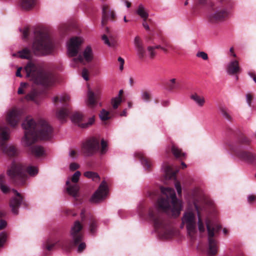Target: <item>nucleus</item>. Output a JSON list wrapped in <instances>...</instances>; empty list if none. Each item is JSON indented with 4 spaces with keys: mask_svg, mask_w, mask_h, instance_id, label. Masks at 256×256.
I'll return each instance as SVG.
<instances>
[{
    "mask_svg": "<svg viewBox=\"0 0 256 256\" xmlns=\"http://www.w3.org/2000/svg\"><path fill=\"white\" fill-rule=\"evenodd\" d=\"M162 195L158 198L155 207L150 208L148 216L153 222L154 227L160 236L164 238H172L174 230L170 222L164 218V213L174 218L179 216L182 210V204L176 194L174 188L161 187Z\"/></svg>",
    "mask_w": 256,
    "mask_h": 256,
    "instance_id": "1",
    "label": "nucleus"
},
{
    "mask_svg": "<svg viewBox=\"0 0 256 256\" xmlns=\"http://www.w3.org/2000/svg\"><path fill=\"white\" fill-rule=\"evenodd\" d=\"M24 130V135L22 142L29 154L36 158L42 156L44 154L43 147L34 144L38 139L47 140L52 136V128L48 123L42 120L38 122L30 116H27L22 123Z\"/></svg>",
    "mask_w": 256,
    "mask_h": 256,
    "instance_id": "2",
    "label": "nucleus"
},
{
    "mask_svg": "<svg viewBox=\"0 0 256 256\" xmlns=\"http://www.w3.org/2000/svg\"><path fill=\"white\" fill-rule=\"evenodd\" d=\"M82 228V224L79 220H76L70 231L71 237L70 241L63 240L60 242L59 240H57L53 242L51 239H48L44 244L43 246L47 250L50 251L55 246L58 244L66 250H69L73 247L78 245V252H82L86 248L85 242H82L84 238Z\"/></svg>",
    "mask_w": 256,
    "mask_h": 256,
    "instance_id": "3",
    "label": "nucleus"
},
{
    "mask_svg": "<svg viewBox=\"0 0 256 256\" xmlns=\"http://www.w3.org/2000/svg\"><path fill=\"white\" fill-rule=\"evenodd\" d=\"M24 69L26 76L36 84L48 86L55 82L54 75L52 72L45 70L39 64L29 62Z\"/></svg>",
    "mask_w": 256,
    "mask_h": 256,
    "instance_id": "4",
    "label": "nucleus"
},
{
    "mask_svg": "<svg viewBox=\"0 0 256 256\" xmlns=\"http://www.w3.org/2000/svg\"><path fill=\"white\" fill-rule=\"evenodd\" d=\"M251 140L244 134H238L236 142L235 144L229 145L231 152L241 160L250 163L252 162L254 154L250 152Z\"/></svg>",
    "mask_w": 256,
    "mask_h": 256,
    "instance_id": "5",
    "label": "nucleus"
},
{
    "mask_svg": "<svg viewBox=\"0 0 256 256\" xmlns=\"http://www.w3.org/2000/svg\"><path fill=\"white\" fill-rule=\"evenodd\" d=\"M38 172L37 168L26 166L20 162L14 161L8 169L6 174L11 181L16 185L23 186L27 178V173L30 176H34Z\"/></svg>",
    "mask_w": 256,
    "mask_h": 256,
    "instance_id": "6",
    "label": "nucleus"
},
{
    "mask_svg": "<svg viewBox=\"0 0 256 256\" xmlns=\"http://www.w3.org/2000/svg\"><path fill=\"white\" fill-rule=\"evenodd\" d=\"M35 38L32 44V52L35 55L42 56L50 54L53 44L49 35L42 30L34 32Z\"/></svg>",
    "mask_w": 256,
    "mask_h": 256,
    "instance_id": "7",
    "label": "nucleus"
},
{
    "mask_svg": "<svg viewBox=\"0 0 256 256\" xmlns=\"http://www.w3.org/2000/svg\"><path fill=\"white\" fill-rule=\"evenodd\" d=\"M206 226L208 233V254L209 256H214L216 254L218 250L217 241L214 239L215 234L218 233L222 228V226L214 223L208 219L206 220Z\"/></svg>",
    "mask_w": 256,
    "mask_h": 256,
    "instance_id": "8",
    "label": "nucleus"
},
{
    "mask_svg": "<svg viewBox=\"0 0 256 256\" xmlns=\"http://www.w3.org/2000/svg\"><path fill=\"white\" fill-rule=\"evenodd\" d=\"M10 128L4 122L0 124V148L3 152L8 156L12 157L18 154L17 148L14 146H8L6 141L9 140Z\"/></svg>",
    "mask_w": 256,
    "mask_h": 256,
    "instance_id": "9",
    "label": "nucleus"
},
{
    "mask_svg": "<svg viewBox=\"0 0 256 256\" xmlns=\"http://www.w3.org/2000/svg\"><path fill=\"white\" fill-rule=\"evenodd\" d=\"M70 100V96L66 94L54 98V102L56 106H58L60 103L62 105L61 108H58L56 112L57 118L62 122L65 121L70 114V108L68 104Z\"/></svg>",
    "mask_w": 256,
    "mask_h": 256,
    "instance_id": "10",
    "label": "nucleus"
},
{
    "mask_svg": "<svg viewBox=\"0 0 256 256\" xmlns=\"http://www.w3.org/2000/svg\"><path fill=\"white\" fill-rule=\"evenodd\" d=\"M100 150V140L92 137L84 141L82 146V152L86 156H92Z\"/></svg>",
    "mask_w": 256,
    "mask_h": 256,
    "instance_id": "11",
    "label": "nucleus"
},
{
    "mask_svg": "<svg viewBox=\"0 0 256 256\" xmlns=\"http://www.w3.org/2000/svg\"><path fill=\"white\" fill-rule=\"evenodd\" d=\"M182 223L186 224L188 233L190 236L196 232V216L192 212H184L182 218Z\"/></svg>",
    "mask_w": 256,
    "mask_h": 256,
    "instance_id": "12",
    "label": "nucleus"
},
{
    "mask_svg": "<svg viewBox=\"0 0 256 256\" xmlns=\"http://www.w3.org/2000/svg\"><path fill=\"white\" fill-rule=\"evenodd\" d=\"M12 191L16 194V196L12 198L10 201V206L12 211L14 214H18V208L20 204H22L24 208L28 206V202L24 200L22 194L18 192L16 190H13Z\"/></svg>",
    "mask_w": 256,
    "mask_h": 256,
    "instance_id": "13",
    "label": "nucleus"
},
{
    "mask_svg": "<svg viewBox=\"0 0 256 256\" xmlns=\"http://www.w3.org/2000/svg\"><path fill=\"white\" fill-rule=\"evenodd\" d=\"M80 175V171H76L71 178L72 182L74 184H72L69 180L66 182L67 186L66 191L68 193L74 198L78 196L79 187L76 183L78 182Z\"/></svg>",
    "mask_w": 256,
    "mask_h": 256,
    "instance_id": "14",
    "label": "nucleus"
},
{
    "mask_svg": "<svg viewBox=\"0 0 256 256\" xmlns=\"http://www.w3.org/2000/svg\"><path fill=\"white\" fill-rule=\"evenodd\" d=\"M108 188L104 181L100 185L98 189L94 192L90 198V202L93 203H98L102 202L106 196Z\"/></svg>",
    "mask_w": 256,
    "mask_h": 256,
    "instance_id": "15",
    "label": "nucleus"
},
{
    "mask_svg": "<svg viewBox=\"0 0 256 256\" xmlns=\"http://www.w3.org/2000/svg\"><path fill=\"white\" fill-rule=\"evenodd\" d=\"M228 11L224 8H216L208 16V22L216 24L224 20L228 16Z\"/></svg>",
    "mask_w": 256,
    "mask_h": 256,
    "instance_id": "16",
    "label": "nucleus"
},
{
    "mask_svg": "<svg viewBox=\"0 0 256 256\" xmlns=\"http://www.w3.org/2000/svg\"><path fill=\"white\" fill-rule=\"evenodd\" d=\"M82 42V40L80 37L75 36L70 39L68 44V52L70 56L74 57L78 54Z\"/></svg>",
    "mask_w": 256,
    "mask_h": 256,
    "instance_id": "17",
    "label": "nucleus"
},
{
    "mask_svg": "<svg viewBox=\"0 0 256 256\" xmlns=\"http://www.w3.org/2000/svg\"><path fill=\"white\" fill-rule=\"evenodd\" d=\"M116 20V16L114 11L106 4L102 6V25L104 26L107 24L108 20L114 22Z\"/></svg>",
    "mask_w": 256,
    "mask_h": 256,
    "instance_id": "18",
    "label": "nucleus"
},
{
    "mask_svg": "<svg viewBox=\"0 0 256 256\" xmlns=\"http://www.w3.org/2000/svg\"><path fill=\"white\" fill-rule=\"evenodd\" d=\"M83 118V114L80 112H75L71 117V120L73 123L84 128L89 127L94 122V116L90 118L88 122H82Z\"/></svg>",
    "mask_w": 256,
    "mask_h": 256,
    "instance_id": "19",
    "label": "nucleus"
},
{
    "mask_svg": "<svg viewBox=\"0 0 256 256\" xmlns=\"http://www.w3.org/2000/svg\"><path fill=\"white\" fill-rule=\"evenodd\" d=\"M22 112L16 109H12L10 110L6 116V120L7 123L12 127H15L22 118Z\"/></svg>",
    "mask_w": 256,
    "mask_h": 256,
    "instance_id": "20",
    "label": "nucleus"
},
{
    "mask_svg": "<svg viewBox=\"0 0 256 256\" xmlns=\"http://www.w3.org/2000/svg\"><path fill=\"white\" fill-rule=\"evenodd\" d=\"M92 50L90 46H88L84 50L82 54H80L78 58H74L73 60L76 62H80L85 64L84 60L86 62H89L92 60Z\"/></svg>",
    "mask_w": 256,
    "mask_h": 256,
    "instance_id": "21",
    "label": "nucleus"
},
{
    "mask_svg": "<svg viewBox=\"0 0 256 256\" xmlns=\"http://www.w3.org/2000/svg\"><path fill=\"white\" fill-rule=\"evenodd\" d=\"M100 93L98 89L96 90L94 92H93L88 88L87 104L89 106L92 108L96 104L100 96Z\"/></svg>",
    "mask_w": 256,
    "mask_h": 256,
    "instance_id": "22",
    "label": "nucleus"
},
{
    "mask_svg": "<svg viewBox=\"0 0 256 256\" xmlns=\"http://www.w3.org/2000/svg\"><path fill=\"white\" fill-rule=\"evenodd\" d=\"M227 72L230 75H235L241 72L238 62L236 60L230 62L226 68Z\"/></svg>",
    "mask_w": 256,
    "mask_h": 256,
    "instance_id": "23",
    "label": "nucleus"
},
{
    "mask_svg": "<svg viewBox=\"0 0 256 256\" xmlns=\"http://www.w3.org/2000/svg\"><path fill=\"white\" fill-rule=\"evenodd\" d=\"M134 44L139 58L140 59L144 58L145 56L146 51L142 42L139 36H137L134 38Z\"/></svg>",
    "mask_w": 256,
    "mask_h": 256,
    "instance_id": "24",
    "label": "nucleus"
},
{
    "mask_svg": "<svg viewBox=\"0 0 256 256\" xmlns=\"http://www.w3.org/2000/svg\"><path fill=\"white\" fill-rule=\"evenodd\" d=\"M136 156L141 161L142 164L146 170L148 171L150 170L152 166V162L150 158H147L141 152L136 153Z\"/></svg>",
    "mask_w": 256,
    "mask_h": 256,
    "instance_id": "25",
    "label": "nucleus"
},
{
    "mask_svg": "<svg viewBox=\"0 0 256 256\" xmlns=\"http://www.w3.org/2000/svg\"><path fill=\"white\" fill-rule=\"evenodd\" d=\"M37 0H20L19 5L24 10H32L36 4Z\"/></svg>",
    "mask_w": 256,
    "mask_h": 256,
    "instance_id": "26",
    "label": "nucleus"
},
{
    "mask_svg": "<svg viewBox=\"0 0 256 256\" xmlns=\"http://www.w3.org/2000/svg\"><path fill=\"white\" fill-rule=\"evenodd\" d=\"M190 98L200 107H202L206 102L204 96L199 95L196 92L192 94Z\"/></svg>",
    "mask_w": 256,
    "mask_h": 256,
    "instance_id": "27",
    "label": "nucleus"
},
{
    "mask_svg": "<svg viewBox=\"0 0 256 256\" xmlns=\"http://www.w3.org/2000/svg\"><path fill=\"white\" fill-rule=\"evenodd\" d=\"M165 85L168 90L173 92L178 88L180 84L176 78H172L168 80Z\"/></svg>",
    "mask_w": 256,
    "mask_h": 256,
    "instance_id": "28",
    "label": "nucleus"
},
{
    "mask_svg": "<svg viewBox=\"0 0 256 256\" xmlns=\"http://www.w3.org/2000/svg\"><path fill=\"white\" fill-rule=\"evenodd\" d=\"M172 152L174 157L180 160H183L186 157V154L183 152L181 149L173 144L171 149Z\"/></svg>",
    "mask_w": 256,
    "mask_h": 256,
    "instance_id": "29",
    "label": "nucleus"
},
{
    "mask_svg": "<svg viewBox=\"0 0 256 256\" xmlns=\"http://www.w3.org/2000/svg\"><path fill=\"white\" fill-rule=\"evenodd\" d=\"M123 94V90H120L118 96L117 97L112 99V104L114 109H116L122 102V96Z\"/></svg>",
    "mask_w": 256,
    "mask_h": 256,
    "instance_id": "30",
    "label": "nucleus"
},
{
    "mask_svg": "<svg viewBox=\"0 0 256 256\" xmlns=\"http://www.w3.org/2000/svg\"><path fill=\"white\" fill-rule=\"evenodd\" d=\"M89 230L90 234H94L96 230L97 221L94 216H91L89 217Z\"/></svg>",
    "mask_w": 256,
    "mask_h": 256,
    "instance_id": "31",
    "label": "nucleus"
},
{
    "mask_svg": "<svg viewBox=\"0 0 256 256\" xmlns=\"http://www.w3.org/2000/svg\"><path fill=\"white\" fill-rule=\"evenodd\" d=\"M164 171L166 175L168 176L170 178H175L178 170H174L172 166L166 165L164 168Z\"/></svg>",
    "mask_w": 256,
    "mask_h": 256,
    "instance_id": "32",
    "label": "nucleus"
},
{
    "mask_svg": "<svg viewBox=\"0 0 256 256\" xmlns=\"http://www.w3.org/2000/svg\"><path fill=\"white\" fill-rule=\"evenodd\" d=\"M195 208L197 211L198 216V230L200 232H203L205 230V228H204V222H202V218L201 217L200 213L198 210V206L196 204H195Z\"/></svg>",
    "mask_w": 256,
    "mask_h": 256,
    "instance_id": "33",
    "label": "nucleus"
},
{
    "mask_svg": "<svg viewBox=\"0 0 256 256\" xmlns=\"http://www.w3.org/2000/svg\"><path fill=\"white\" fill-rule=\"evenodd\" d=\"M136 14L143 20L147 19L148 16V12L142 4L138 6Z\"/></svg>",
    "mask_w": 256,
    "mask_h": 256,
    "instance_id": "34",
    "label": "nucleus"
},
{
    "mask_svg": "<svg viewBox=\"0 0 256 256\" xmlns=\"http://www.w3.org/2000/svg\"><path fill=\"white\" fill-rule=\"evenodd\" d=\"M6 183V178L4 174L0 175V188L2 191L4 193H8L10 189L5 184Z\"/></svg>",
    "mask_w": 256,
    "mask_h": 256,
    "instance_id": "35",
    "label": "nucleus"
},
{
    "mask_svg": "<svg viewBox=\"0 0 256 256\" xmlns=\"http://www.w3.org/2000/svg\"><path fill=\"white\" fill-rule=\"evenodd\" d=\"M84 176L88 178H90L94 181H97L100 180V176L98 173L94 172L88 171L84 174Z\"/></svg>",
    "mask_w": 256,
    "mask_h": 256,
    "instance_id": "36",
    "label": "nucleus"
},
{
    "mask_svg": "<svg viewBox=\"0 0 256 256\" xmlns=\"http://www.w3.org/2000/svg\"><path fill=\"white\" fill-rule=\"evenodd\" d=\"M19 56L22 58L30 59L32 58L31 52L28 48H24L19 52Z\"/></svg>",
    "mask_w": 256,
    "mask_h": 256,
    "instance_id": "37",
    "label": "nucleus"
},
{
    "mask_svg": "<svg viewBox=\"0 0 256 256\" xmlns=\"http://www.w3.org/2000/svg\"><path fill=\"white\" fill-rule=\"evenodd\" d=\"M219 109L222 114L223 116L228 120L232 122V118L230 116V115L229 114V113L228 112L226 108L222 106V105L219 106Z\"/></svg>",
    "mask_w": 256,
    "mask_h": 256,
    "instance_id": "38",
    "label": "nucleus"
},
{
    "mask_svg": "<svg viewBox=\"0 0 256 256\" xmlns=\"http://www.w3.org/2000/svg\"><path fill=\"white\" fill-rule=\"evenodd\" d=\"M99 116L102 121H106L110 118V112L104 109L101 110Z\"/></svg>",
    "mask_w": 256,
    "mask_h": 256,
    "instance_id": "39",
    "label": "nucleus"
},
{
    "mask_svg": "<svg viewBox=\"0 0 256 256\" xmlns=\"http://www.w3.org/2000/svg\"><path fill=\"white\" fill-rule=\"evenodd\" d=\"M37 96V93L34 90H32L26 96L25 98L28 100H35V99Z\"/></svg>",
    "mask_w": 256,
    "mask_h": 256,
    "instance_id": "40",
    "label": "nucleus"
},
{
    "mask_svg": "<svg viewBox=\"0 0 256 256\" xmlns=\"http://www.w3.org/2000/svg\"><path fill=\"white\" fill-rule=\"evenodd\" d=\"M99 150H100V152L102 154H106L108 150V144L103 139L101 140V148H100Z\"/></svg>",
    "mask_w": 256,
    "mask_h": 256,
    "instance_id": "41",
    "label": "nucleus"
},
{
    "mask_svg": "<svg viewBox=\"0 0 256 256\" xmlns=\"http://www.w3.org/2000/svg\"><path fill=\"white\" fill-rule=\"evenodd\" d=\"M7 240V234L5 232L0 233V248H2Z\"/></svg>",
    "mask_w": 256,
    "mask_h": 256,
    "instance_id": "42",
    "label": "nucleus"
},
{
    "mask_svg": "<svg viewBox=\"0 0 256 256\" xmlns=\"http://www.w3.org/2000/svg\"><path fill=\"white\" fill-rule=\"evenodd\" d=\"M152 24L153 22L150 19L147 18L143 20L142 26L147 30H150L149 25L151 26L152 25Z\"/></svg>",
    "mask_w": 256,
    "mask_h": 256,
    "instance_id": "43",
    "label": "nucleus"
},
{
    "mask_svg": "<svg viewBox=\"0 0 256 256\" xmlns=\"http://www.w3.org/2000/svg\"><path fill=\"white\" fill-rule=\"evenodd\" d=\"M142 98L143 100L148 102L151 99V96L150 92L148 91H144L142 93Z\"/></svg>",
    "mask_w": 256,
    "mask_h": 256,
    "instance_id": "44",
    "label": "nucleus"
},
{
    "mask_svg": "<svg viewBox=\"0 0 256 256\" xmlns=\"http://www.w3.org/2000/svg\"><path fill=\"white\" fill-rule=\"evenodd\" d=\"M196 56L198 58H202L204 60H206L208 58V54L204 52H198L196 54Z\"/></svg>",
    "mask_w": 256,
    "mask_h": 256,
    "instance_id": "45",
    "label": "nucleus"
},
{
    "mask_svg": "<svg viewBox=\"0 0 256 256\" xmlns=\"http://www.w3.org/2000/svg\"><path fill=\"white\" fill-rule=\"evenodd\" d=\"M28 86V84L26 82H22L20 84V86L18 89V93L19 94H24V89L26 88Z\"/></svg>",
    "mask_w": 256,
    "mask_h": 256,
    "instance_id": "46",
    "label": "nucleus"
},
{
    "mask_svg": "<svg viewBox=\"0 0 256 256\" xmlns=\"http://www.w3.org/2000/svg\"><path fill=\"white\" fill-rule=\"evenodd\" d=\"M148 50L150 52V58L152 59L154 58L156 55V53L154 51V48L152 46H149L148 47Z\"/></svg>",
    "mask_w": 256,
    "mask_h": 256,
    "instance_id": "47",
    "label": "nucleus"
},
{
    "mask_svg": "<svg viewBox=\"0 0 256 256\" xmlns=\"http://www.w3.org/2000/svg\"><path fill=\"white\" fill-rule=\"evenodd\" d=\"M102 40L104 41V42L108 46H113L114 45V42H110L107 36L105 34L102 36Z\"/></svg>",
    "mask_w": 256,
    "mask_h": 256,
    "instance_id": "48",
    "label": "nucleus"
},
{
    "mask_svg": "<svg viewBox=\"0 0 256 256\" xmlns=\"http://www.w3.org/2000/svg\"><path fill=\"white\" fill-rule=\"evenodd\" d=\"M82 76L86 80H88V72L86 68H84L82 71Z\"/></svg>",
    "mask_w": 256,
    "mask_h": 256,
    "instance_id": "49",
    "label": "nucleus"
},
{
    "mask_svg": "<svg viewBox=\"0 0 256 256\" xmlns=\"http://www.w3.org/2000/svg\"><path fill=\"white\" fill-rule=\"evenodd\" d=\"M164 45L166 47L170 48V50L176 51V48L172 44H170V42H168L164 41Z\"/></svg>",
    "mask_w": 256,
    "mask_h": 256,
    "instance_id": "50",
    "label": "nucleus"
},
{
    "mask_svg": "<svg viewBox=\"0 0 256 256\" xmlns=\"http://www.w3.org/2000/svg\"><path fill=\"white\" fill-rule=\"evenodd\" d=\"M176 188L177 190L178 193V195H180L182 194V188L181 186L178 182H176L175 184Z\"/></svg>",
    "mask_w": 256,
    "mask_h": 256,
    "instance_id": "51",
    "label": "nucleus"
},
{
    "mask_svg": "<svg viewBox=\"0 0 256 256\" xmlns=\"http://www.w3.org/2000/svg\"><path fill=\"white\" fill-rule=\"evenodd\" d=\"M79 165L75 162H73L70 164V168L72 170H75L79 168Z\"/></svg>",
    "mask_w": 256,
    "mask_h": 256,
    "instance_id": "52",
    "label": "nucleus"
},
{
    "mask_svg": "<svg viewBox=\"0 0 256 256\" xmlns=\"http://www.w3.org/2000/svg\"><path fill=\"white\" fill-rule=\"evenodd\" d=\"M252 98H253V96H252V94H246V100H247V102L248 103V105L250 106H251V102H252Z\"/></svg>",
    "mask_w": 256,
    "mask_h": 256,
    "instance_id": "53",
    "label": "nucleus"
},
{
    "mask_svg": "<svg viewBox=\"0 0 256 256\" xmlns=\"http://www.w3.org/2000/svg\"><path fill=\"white\" fill-rule=\"evenodd\" d=\"M118 61L120 62V70H122L124 69V60L122 58L119 57L118 58Z\"/></svg>",
    "mask_w": 256,
    "mask_h": 256,
    "instance_id": "54",
    "label": "nucleus"
},
{
    "mask_svg": "<svg viewBox=\"0 0 256 256\" xmlns=\"http://www.w3.org/2000/svg\"><path fill=\"white\" fill-rule=\"evenodd\" d=\"M6 225L7 223L6 221L3 220H0V230L4 229L6 227Z\"/></svg>",
    "mask_w": 256,
    "mask_h": 256,
    "instance_id": "55",
    "label": "nucleus"
},
{
    "mask_svg": "<svg viewBox=\"0 0 256 256\" xmlns=\"http://www.w3.org/2000/svg\"><path fill=\"white\" fill-rule=\"evenodd\" d=\"M256 196L254 195H250L248 197V202L249 203H252L255 200Z\"/></svg>",
    "mask_w": 256,
    "mask_h": 256,
    "instance_id": "56",
    "label": "nucleus"
},
{
    "mask_svg": "<svg viewBox=\"0 0 256 256\" xmlns=\"http://www.w3.org/2000/svg\"><path fill=\"white\" fill-rule=\"evenodd\" d=\"M248 75L252 78L254 82L256 83V75L254 72H250L248 73Z\"/></svg>",
    "mask_w": 256,
    "mask_h": 256,
    "instance_id": "57",
    "label": "nucleus"
},
{
    "mask_svg": "<svg viewBox=\"0 0 256 256\" xmlns=\"http://www.w3.org/2000/svg\"><path fill=\"white\" fill-rule=\"evenodd\" d=\"M85 214H86V210L84 209H82L80 212V218L82 221H84L85 218Z\"/></svg>",
    "mask_w": 256,
    "mask_h": 256,
    "instance_id": "58",
    "label": "nucleus"
},
{
    "mask_svg": "<svg viewBox=\"0 0 256 256\" xmlns=\"http://www.w3.org/2000/svg\"><path fill=\"white\" fill-rule=\"evenodd\" d=\"M22 69V68H18L16 72V76H18V77L22 76V74H21Z\"/></svg>",
    "mask_w": 256,
    "mask_h": 256,
    "instance_id": "59",
    "label": "nucleus"
},
{
    "mask_svg": "<svg viewBox=\"0 0 256 256\" xmlns=\"http://www.w3.org/2000/svg\"><path fill=\"white\" fill-rule=\"evenodd\" d=\"M22 34H23V36H24V38H27L28 36V30H24Z\"/></svg>",
    "mask_w": 256,
    "mask_h": 256,
    "instance_id": "60",
    "label": "nucleus"
},
{
    "mask_svg": "<svg viewBox=\"0 0 256 256\" xmlns=\"http://www.w3.org/2000/svg\"><path fill=\"white\" fill-rule=\"evenodd\" d=\"M249 164H254L256 166V155L254 154V158H252L251 162H250Z\"/></svg>",
    "mask_w": 256,
    "mask_h": 256,
    "instance_id": "61",
    "label": "nucleus"
},
{
    "mask_svg": "<svg viewBox=\"0 0 256 256\" xmlns=\"http://www.w3.org/2000/svg\"><path fill=\"white\" fill-rule=\"evenodd\" d=\"M208 0H198L199 4H206Z\"/></svg>",
    "mask_w": 256,
    "mask_h": 256,
    "instance_id": "62",
    "label": "nucleus"
},
{
    "mask_svg": "<svg viewBox=\"0 0 256 256\" xmlns=\"http://www.w3.org/2000/svg\"><path fill=\"white\" fill-rule=\"evenodd\" d=\"M6 214V212L4 210H0V218L4 217Z\"/></svg>",
    "mask_w": 256,
    "mask_h": 256,
    "instance_id": "63",
    "label": "nucleus"
},
{
    "mask_svg": "<svg viewBox=\"0 0 256 256\" xmlns=\"http://www.w3.org/2000/svg\"><path fill=\"white\" fill-rule=\"evenodd\" d=\"M120 116H126V110L125 109V110H123L122 112L120 113Z\"/></svg>",
    "mask_w": 256,
    "mask_h": 256,
    "instance_id": "64",
    "label": "nucleus"
}]
</instances>
